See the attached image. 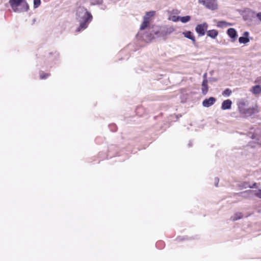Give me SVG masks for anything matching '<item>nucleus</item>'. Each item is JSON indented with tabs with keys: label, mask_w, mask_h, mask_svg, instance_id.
<instances>
[{
	"label": "nucleus",
	"mask_w": 261,
	"mask_h": 261,
	"mask_svg": "<svg viewBox=\"0 0 261 261\" xmlns=\"http://www.w3.org/2000/svg\"><path fill=\"white\" fill-rule=\"evenodd\" d=\"M216 101V98L213 97H210L207 99H205L202 102V105L204 107H209L212 106Z\"/></svg>",
	"instance_id": "nucleus-8"
},
{
	"label": "nucleus",
	"mask_w": 261,
	"mask_h": 261,
	"mask_svg": "<svg viewBox=\"0 0 261 261\" xmlns=\"http://www.w3.org/2000/svg\"><path fill=\"white\" fill-rule=\"evenodd\" d=\"M256 183H255H255H254V184H253V185H252V186H249V188H255V187H256Z\"/></svg>",
	"instance_id": "nucleus-26"
},
{
	"label": "nucleus",
	"mask_w": 261,
	"mask_h": 261,
	"mask_svg": "<svg viewBox=\"0 0 261 261\" xmlns=\"http://www.w3.org/2000/svg\"><path fill=\"white\" fill-rule=\"evenodd\" d=\"M218 31L216 30H211L207 31V36L212 39H215L218 36Z\"/></svg>",
	"instance_id": "nucleus-14"
},
{
	"label": "nucleus",
	"mask_w": 261,
	"mask_h": 261,
	"mask_svg": "<svg viewBox=\"0 0 261 261\" xmlns=\"http://www.w3.org/2000/svg\"><path fill=\"white\" fill-rule=\"evenodd\" d=\"M174 31V29L172 28H163L160 31L156 33V35H158L159 36L165 37L168 35L170 34L172 32Z\"/></svg>",
	"instance_id": "nucleus-6"
},
{
	"label": "nucleus",
	"mask_w": 261,
	"mask_h": 261,
	"mask_svg": "<svg viewBox=\"0 0 261 261\" xmlns=\"http://www.w3.org/2000/svg\"><path fill=\"white\" fill-rule=\"evenodd\" d=\"M9 4L15 12H26L29 6L25 0H10Z\"/></svg>",
	"instance_id": "nucleus-1"
},
{
	"label": "nucleus",
	"mask_w": 261,
	"mask_h": 261,
	"mask_svg": "<svg viewBox=\"0 0 261 261\" xmlns=\"http://www.w3.org/2000/svg\"><path fill=\"white\" fill-rule=\"evenodd\" d=\"M231 104L232 102L230 99L225 100L222 103L221 109L222 110L230 109Z\"/></svg>",
	"instance_id": "nucleus-12"
},
{
	"label": "nucleus",
	"mask_w": 261,
	"mask_h": 261,
	"mask_svg": "<svg viewBox=\"0 0 261 261\" xmlns=\"http://www.w3.org/2000/svg\"><path fill=\"white\" fill-rule=\"evenodd\" d=\"M217 25L219 28H224L231 25V23L227 22L225 21H219L217 22Z\"/></svg>",
	"instance_id": "nucleus-15"
},
{
	"label": "nucleus",
	"mask_w": 261,
	"mask_h": 261,
	"mask_svg": "<svg viewBox=\"0 0 261 261\" xmlns=\"http://www.w3.org/2000/svg\"><path fill=\"white\" fill-rule=\"evenodd\" d=\"M85 11L86 12L84 16V21L81 23L80 26L82 29L86 28L87 27V23H88L89 21H91L92 18L91 14L89 12H88L86 9H85Z\"/></svg>",
	"instance_id": "nucleus-5"
},
{
	"label": "nucleus",
	"mask_w": 261,
	"mask_h": 261,
	"mask_svg": "<svg viewBox=\"0 0 261 261\" xmlns=\"http://www.w3.org/2000/svg\"><path fill=\"white\" fill-rule=\"evenodd\" d=\"M254 194L257 197L261 198V189L255 191Z\"/></svg>",
	"instance_id": "nucleus-21"
},
{
	"label": "nucleus",
	"mask_w": 261,
	"mask_h": 261,
	"mask_svg": "<svg viewBox=\"0 0 261 261\" xmlns=\"http://www.w3.org/2000/svg\"><path fill=\"white\" fill-rule=\"evenodd\" d=\"M154 13V12L153 11L148 12L146 13L143 18V21L140 26V30H144L148 27L150 21V17L153 16Z\"/></svg>",
	"instance_id": "nucleus-3"
},
{
	"label": "nucleus",
	"mask_w": 261,
	"mask_h": 261,
	"mask_svg": "<svg viewBox=\"0 0 261 261\" xmlns=\"http://www.w3.org/2000/svg\"><path fill=\"white\" fill-rule=\"evenodd\" d=\"M232 92L229 89H225L222 93L223 95L228 96L231 94Z\"/></svg>",
	"instance_id": "nucleus-19"
},
{
	"label": "nucleus",
	"mask_w": 261,
	"mask_h": 261,
	"mask_svg": "<svg viewBox=\"0 0 261 261\" xmlns=\"http://www.w3.org/2000/svg\"><path fill=\"white\" fill-rule=\"evenodd\" d=\"M49 75V73H42L40 75V79H45Z\"/></svg>",
	"instance_id": "nucleus-22"
},
{
	"label": "nucleus",
	"mask_w": 261,
	"mask_h": 261,
	"mask_svg": "<svg viewBox=\"0 0 261 261\" xmlns=\"http://www.w3.org/2000/svg\"><path fill=\"white\" fill-rule=\"evenodd\" d=\"M243 217V214L241 213H237L234 214L233 216L231 217V219L233 221H236L237 220L240 219Z\"/></svg>",
	"instance_id": "nucleus-17"
},
{
	"label": "nucleus",
	"mask_w": 261,
	"mask_h": 261,
	"mask_svg": "<svg viewBox=\"0 0 261 261\" xmlns=\"http://www.w3.org/2000/svg\"><path fill=\"white\" fill-rule=\"evenodd\" d=\"M198 2L199 3L202 4L203 5L205 6L206 0H198Z\"/></svg>",
	"instance_id": "nucleus-24"
},
{
	"label": "nucleus",
	"mask_w": 261,
	"mask_h": 261,
	"mask_svg": "<svg viewBox=\"0 0 261 261\" xmlns=\"http://www.w3.org/2000/svg\"><path fill=\"white\" fill-rule=\"evenodd\" d=\"M227 33L228 35L234 40H236L237 34L236 30L233 28H229L227 30Z\"/></svg>",
	"instance_id": "nucleus-13"
},
{
	"label": "nucleus",
	"mask_w": 261,
	"mask_h": 261,
	"mask_svg": "<svg viewBox=\"0 0 261 261\" xmlns=\"http://www.w3.org/2000/svg\"><path fill=\"white\" fill-rule=\"evenodd\" d=\"M207 83L208 82L207 79L205 78L202 82L201 88L202 93L203 95H205L208 91V87L207 85Z\"/></svg>",
	"instance_id": "nucleus-11"
},
{
	"label": "nucleus",
	"mask_w": 261,
	"mask_h": 261,
	"mask_svg": "<svg viewBox=\"0 0 261 261\" xmlns=\"http://www.w3.org/2000/svg\"><path fill=\"white\" fill-rule=\"evenodd\" d=\"M256 17L259 21H261V12L256 14Z\"/></svg>",
	"instance_id": "nucleus-23"
},
{
	"label": "nucleus",
	"mask_w": 261,
	"mask_h": 261,
	"mask_svg": "<svg viewBox=\"0 0 261 261\" xmlns=\"http://www.w3.org/2000/svg\"><path fill=\"white\" fill-rule=\"evenodd\" d=\"M244 36L240 37L239 39V41L240 43L246 44L249 42V39L248 38L249 36V33L248 32H245L243 34Z\"/></svg>",
	"instance_id": "nucleus-10"
},
{
	"label": "nucleus",
	"mask_w": 261,
	"mask_h": 261,
	"mask_svg": "<svg viewBox=\"0 0 261 261\" xmlns=\"http://www.w3.org/2000/svg\"><path fill=\"white\" fill-rule=\"evenodd\" d=\"M251 92L254 94L261 93V87L259 85L253 86L251 89Z\"/></svg>",
	"instance_id": "nucleus-16"
},
{
	"label": "nucleus",
	"mask_w": 261,
	"mask_h": 261,
	"mask_svg": "<svg viewBox=\"0 0 261 261\" xmlns=\"http://www.w3.org/2000/svg\"><path fill=\"white\" fill-rule=\"evenodd\" d=\"M41 4L40 0H34V7L35 8H38Z\"/></svg>",
	"instance_id": "nucleus-20"
},
{
	"label": "nucleus",
	"mask_w": 261,
	"mask_h": 261,
	"mask_svg": "<svg viewBox=\"0 0 261 261\" xmlns=\"http://www.w3.org/2000/svg\"><path fill=\"white\" fill-rule=\"evenodd\" d=\"M183 35L185 37L188 38L192 40V42L195 44L196 43L195 37L194 36L193 33L191 31H186L182 33Z\"/></svg>",
	"instance_id": "nucleus-9"
},
{
	"label": "nucleus",
	"mask_w": 261,
	"mask_h": 261,
	"mask_svg": "<svg viewBox=\"0 0 261 261\" xmlns=\"http://www.w3.org/2000/svg\"><path fill=\"white\" fill-rule=\"evenodd\" d=\"M255 83H261V77L257 78L255 80Z\"/></svg>",
	"instance_id": "nucleus-25"
},
{
	"label": "nucleus",
	"mask_w": 261,
	"mask_h": 261,
	"mask_svg": "<svg viewBox=\"0 0 261 261\" xmlns=\"http://www.w3.org/2000/svg\"><path fill=\"white\" fill-rule=\"evenodd\" d=\"M208 28V24L206 22L197 25L195 31L199 36H203L205 35V32Z\"/></svg>",
	"instance_id": "nucleus-4"
},
{
	"label": "nucleus",
	"mask_w": 261,
	"mask_h": 261,
	"mask_svg": "<svg viewBox=\"0 0 261 261\" xmlns=\"http://www.w3.org/2000/svg\"><path fill=\"white\" fill-rule=\"evenodd\" d=\"M178 18L183 23H186L190 21L191 17L190 16H186L183 17H178Z\"/></svg>",
	"instance_id": "nucleus-18"
},
{
	"label": "nucleus",
	"mask_w": 261,
	"mask_h": 261,
	"mask_svg": "<svg viewBox=\"0 0 261 261\" xmlns=\"http://www.w3.org/2000/svg\"><path fill=\"white\" fill-rule=\"evenodd\" d=\"M207 8L212 10L218 8V5L216 0H206L205 6Z\"/></svg>",
	"instance_id": "nucleus-7"
},
{
	"label": "nucleus",
	"mask_w": 261,
	"mask_h": 261,
	"mask_svg": "<svg viewBox=\"0 0 261 261\" xmlns=\"http://www.w3.org/2000/svg\"><path fill=\"white\" fill-rule=\"evenodd\" d=\"M246 103L244 101L240 102L238 105V109L240 114L246 117L251 116L255 114L258 113L259 111L257 105L247 109L245 108Z\"/></svg>",
	"instance_id": "nucleus-2"
}]
</instances>
